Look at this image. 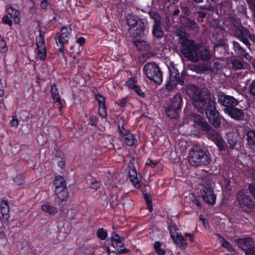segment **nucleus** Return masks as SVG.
<instances>
[{"label":"nucleus","instance_id":"7ed1b4c3","mask_svg":"<svg viewBox=\"0 0 255 255\" xmlns=\"http://www.w3.org/2000/svg\"><path fill=\"white\" fill-rule=\"evenodd\" d=\"M188 161L192 166L209 164L211 157L209 152L205 149L195 147L189 153Z\"/></svg>","mask_w":255,"mask_h":255},{"label":"nucleus","instance_id":"dca6fc26","mask_svg":"<svg viewBox=\"0 0 255 255\" xmlns=\"http://www.w3.org/2000/svg\"><path fill=\"white\" fill-rule=\"evenodd\" d=\"M95 100L99 103L98 113L101 118L106 119L107 117V108L106 105V100L104 96L100 93L95 94Z\"/></svg>","mask_w":255,"mask_h":255},{"label":"nucleus","instance_id":"ddd939ff","mask_svg":"<svg viewBox=\"0 0 255 255\" xmlns=\"http://www.w3.org/2000/svg\"><path fill=\"white\" fill-rule=\"evenodd\" d=\"M218 98L219 104L225 107L224 110L235 107L239 103L237 100L234 97L227 95L223 92L219 93Z\"/></svg>","mask_w":255,"mask_h":255},{"label":"nucleus","instance_id":"a19ab883","mask_svg":"<svg viewBox=\"0 0 255 255\" xmlns=\"http://www.w3.org/2000/svg\"><path fill=\"white\" fill-rule=\"evenodd\" d=\"M161 244L159 241H155L154 243V249L155 252L158 255H164L165 251L161 248Z\"/></svg>","mask_w":255,"mask_h":255},{"label":"nucleus","instance_id":"f3484780","mask_svg":"<svg viewBox=\"0 0 255 255\" xmlns=\"http://www.w3.org/2000/svg\"><path fill=\"white\" fill-rule=\"evenodd\" d=\"M128 33L133 38L143 37L145 35V26L143 20H139V23L134 28H129Z\"/></svg>","mask_w":255,"mask_h":255},{"label":"nucleus","instance_id":"423d86ee","mask_svg":"<svg viewBox=\"0 0 255 255\" xmlns=\"http://www.w3.org/2000/svg\"><path fill=\"white\" fill-rule=\"evenodd\" d=\"M204 109L203 112L199 113H204L209 123L215 128L220 127L222 117L217 110L216 102L214 100L211 101L204 108Z\"/></svg>","mask_w":255,"mask_h":255},{"label":"nucleus","instance_id":"c9c22d12","mask_svg":"<svg viewBox=\"0 0 255 255\" xmlns=\"http://www.w3.org/2000/svg\"><path fill=\"white\" fill-rule=\"evenodd\" d=\"M233 47L235 52L237 54L241 55H245L246 54H248L246 52V50L238 42H233Z\"/></svg>","mask_w":255,"mask_h":255},{"label":"nucleus","instance_id":"e433bc0d","mask_svg":"<svg viewBox=\"0 0 255 255\" xmlns=\"http://www.w3.org/2000/svg\"><path fill=\"white\" fill-rule=\"evenodd\" d=\"M132 43L136 47L138 50H142L146 48V42L142 40L134 39L132 40Z\"/></svg>","mask_w":255,"mask_h":255},{"label":"nucleus","instance_id":"864d4df0","mask_svg":"<svg viewBox=\"0 0 255 255\" xmlns=\"http://www.w3.org/2000/svg\"><path fill=\"white\" fill-rule=\"evenodd\" d=\"M7 12L8 14L10 15L12 17H14L16 13L19 14L20 12L15 8H14L12 6H9L7 8Z\"/></svg>","mask_w":255,"mask_h":255},{"label":"nucleus","instance_id":"c85d7f7f","mask_svg":"<svg viewBox=\"0 0 255 255\" xmlns=\"http://www.w3.org/2000/svg\"><path fill=\"white\" fill-rule=\"evenodd\" d=\"M111 239L116 243L118 249L124 247V244L123 243V241L124 240V238L120 237L116 233H113Z\"/></svg>","mask_w":255,"mask_h":255},{"label":"nucleus","instance_id":"6e6d98bb","mask_svg":"<svg viewBox=\"0 0 255 255\" xmlns=\"http://www.w3.org/2000/svg\"><path fill=\"white\" fill-rule=\"evenodd\" d=\"M248 189L250 194L254 197L255 199V183H251L249 184Z\"/></svg>","mask_w":255,"mask_h":255},{"label":"nucleus","instance_id":"8fccbe9b","mask_svg":"<svg viewBox=\"0 0 255 255\" xmlns=\"http://www.w3.org/2000/svg\"><path fill=\"white\" fill-rule=\"evenodd\" d=\"M136 82V78L130 77L126 82V85L129 88L133 89L134 88V87H136L137 86L136 85H135Z\"/></svg>","mask_w":255,"mask_h":255},{"label":"nucleus","instance_id":"473e14b6","mask_svg":"<svg viewBox=\"0 0 255 255\" xmlns=\"http://www.w3.org/2000/svg\"><path fill=\"white\" fill-rule=\"evenodd\" d=\"M143 196L144 200L146 202L147 209L149 211V212H152L153 209L152 198L150 197V195L147 193H143Z\"/></svg>","mask_w":255,"mask_h":255},{"label":"nucleus","instance_id":"f704fd0d","mask_svg":"<svg viewBox=\"0 0 255 255\" xmlns=\"http://www.w3.org/2000/svg\"><path fill=\"white\" fill-rule=\"evenodd\" d=\"M13 180L18 186H23L25 184V176L23 174H17Z\"/></svg>","mask_w":255,"mask_h":255},{"label":"nucleus","instance_id":"c756f323","mask_svg":"<svg viewBox=\"0 0 255 255\" xmlns=\"http://www.w3.org/2000/svg\"><path fill=\"white\" fill-rule=\"evenodd\" d=\"M152 33L153 36L157 39L161 38L164 35L161 27L157 23H155L154 25Z\"/></svg>","mask_w":255,"mask_h":255},{"label":"nucleus","instance_id":"de8ad7c7","mask_svg":"<svg viewBox=\"0 0 255 255\" xmlns=\"http://www.w3.org/2000/svg\"><path fill=\"white\" fill-rule=\"evenodd\" d=\"M145 165L147 166H150L152 168L155 169L157 167V169H159L160 167H159L161 165V164L159 162H154L151 160L149 158H148L145 163Z\"/></svg>","mask_w":255,"mask_h":255},{"label":"nucleus","instance_id":"0eeeda50","mask_svg":"<svg viewBox=\"0 0 255 255\" xmlns=\"http://www.w3.org/2000/svg\"><path fill=\"white\" fill-rule=\"evenodd\" d=\"M236 199L239 207L244 212L250 213L255 211V202L250 195L246 194L244 189L237 192Z\"/></svg>","mask_w":255,"mask_h":255},{"label":"nucleus","instance_id":"052dcab7","mask_svg":"<svg viewBox=\"0 0 255 255\" xmlns=\"http://www.w3.org/2000/svg\"><path fill=\"white\" fill-rule=\"evenodd\" d=\"M90 187L93 189L97 190L100 187V183L96 179H94L91 182Z\"/></svg>","mask_w":255,"mask_h":255},{"label":"nucleus","instance_id":"1a4fd4ad","mask_svg":"<svg viewBox=\"0 0 255 255\" xmlns=\"http://www.w3.org/2000/svg\"><path fill=\"white\" fill-rule=\"evenodd\" d=\"M71 32V29L67 26H63L61 27L59 32H57L54 37V40L57 46L59 48V51L64 54L65 45L69 43V38Z\"/></svg>","mask_w":255,"mask_h":255},{"label":"nucleus","instance_id":"6ab92c4d","mask_svg":"<svg viewBox=\"0 0 255 255\" xmlns=\"http://www.w3.org/2000/svg\"><path fill=\"white\" fill-rule=\"evenodd\" d=\"M197 60H193L192 61H198L202 60L203 61H209L211 59V55L210 52L204 47L199 46L197 51Z\"/></svg>","mask_w":255,"mask_h":255},{"label":"nucleus","instance_id":"6e6552de","mask_svg":"<svg viewBox=\"0 0 255 255\" xmlns=\"http://www.w3.org/2000/svg\"><path fill=\"white\" fill-rule=\"evenodd\" d=\"M234 35L248 48H250L251 43H255V34L253 31L242 25L235 27Z\"/></svg>","mask_w":255,"mask_h":255},{"label":"nucleus","instance_id":"412c9836","mask_svg":"<svg viewBox=\"0 0 255 255\" xmlns=\"http://www.w3.org/2000/svg\"><path fill=\"white\" fill-rule=\"evenodd\" d=\"M185 92L189 97L192 100L199 93L201 90L194 84H188L185 88Z\"/></svg>","mask_w":255,"mask_h":255},{"label":"nucleus","instance_id":"13d9d810","mask_svg":"<svg viewBox=\"0 0 255 255\" xmlns=\"http://www.w3.org/2000/svg\"><path fill=\"white\" fill-rule=\"evenodd\" d=\"M0 48H1V52L3 53L7 52L8 48L6 46V43L4 39H2L0 41Z\"/></svg>","mask_w":255,"mask_h":255},{"label":"nucleus","instance_id":"f8f14e48","mask_svg":"<svg viewBox=\"0 0 255 255\" xmlns=\"http://www.w3.org/2000/svg\"><path fill=\"white\" fill-rule=\"evenodd\" d=\"M200 193L203 200L206 203L212 205L216 204V195L210 185H202Z\"/></svg>","mask_w":255,"mask_h":255},{"label":"nucleus","instance_id":"3c124183","mask_svg":"<svg viewBox=\"0 0 255 255\" xmlns=\"http://www.w3.org/2000/svg\"><path fill=\"white\" fill-rule=\"evenodd\" d=\"M248 92L249 94L255 97V79L253 80L249 85Z\"/></svg>","mask_w":255,"mask_h":255},{"label":"nucleus","instance_id":"603ef678","mask_svg":"<svg viewBox=\"0 0 255 255\" xmlns=\"http://www.w3.org/2000/svg\"><path fill=\"white\" fill-rule=\"evenodd\" d=\"M10 231L4 227H0V240L4 239L7 235H9Z\"/></svg>","mask_w":255,"mask_h":255},{"label":"nucleus","instance_id":"5701e85b","mask_svg":"<svg viewBox=\"0 0 255 255\" xmlns=\"http://www.w3.org/2000/svg\"><path fill=\"white\" fill-rule=\"evenodd\" d=\"M172 239L180 249L184 250L186 248L187 243L181 234H177V235L174 236V238Z\"/></svg>","mask_w":255,"mask_h":255},{"label":"nucleus","instance_id":"a18cd8bd","mask_svg":"<svg viewBox=\"0 0 255 255\" xmlns=\"http://www.w3.org/2000/svg\"><path fill=\"white\" fill-rule=\"evenodd\" d=\"M97 236L101 240H105L108 237V232L104 228H101L98 230Z\"/></svg>","mask_w":255,"mask_h":255},{"label":"nucleus","instance_id":"69168bd1","mask_svg":"<svg viewBox=\"0 0 255 255\" xmlns=\"http://www.w3.org/2000/svg\"><path fill=\"white\" fill-rule=\"evenodd\" d=\"M49 4V2L48 0H42L41 1L40 6L42 9L46 10Z\"/></svg>","mask_w":255,"mask_h":255},{"label":"nucleus","instance_id":"ea45409f","mask_svg":"<svg viewBox=\"0 0 255 255\" xmlns=\"http://www.w3.org/2000/svg\"><path fill=\"white\" fill-rule=\"evenodd\" d=\"M36 41L37 48L39 47H46L44 37V35L41 33V31H40L39 35L36 38Z\"/></svg>","mask_w":255,"mask_h":255},{"label":"nucleus","instance_id":"a211bd4d","mask_svg":"<svg viewBox=\"0 0 255 255\" xmlns=\"http://www.w3.org/2000/svg\"><path fill=\"white\" fill-rule=\"evenodd\" d=\"M226 114H227L232 119L238 121H242L245 119V115L243 111L241 109L233 107L232 108H228L224 110Z\"/></svg>","mask_w":255,"mask_h":255},{"label":"nucleus","instance_id":"9d476101","mask_svg":"<svg viewBox=\"0 0 255 255\" xmlns=\"http://www.w3.org/2000/svg\"><path fill=\"white\" fill-rule=\"evenodd\" d=\"M143 70L147 78L157 84L162 81V72L159 67L155 63L148 62L143 67Z\"/></svg>","mask_w":255,"mask_h":255},{"label":"nucleus","instance_id":"2eb2a0df","mask_svg":"<svg viewBox=\"0 0 255 255\" xmlns=\"http://www.w3.org/2000/svg\"><path fill=\"white\" fill-rule=\"evenodd\" d=\"M247 142L246 147L250 153H255V130L250 129L245 135Z\"/></svg>","mask_w":255,"mask_h":255},{"label":"nucleus","instance_id":"338daca9","mask_svg":"<svg viewBox=\"0 0 255 255\" xmlns=\"http://www.w3.org/2000/svg\"><path fill=\"white\" fill-rule=\"evenodd\" d=\"M106 245H110L109 246H106V248L107 249H108V248H111L112 249H114V248H117L116 243L114 241H112V240L111 239H109L106 240Z\"/></svg>","mask_w":255,"mask_h":255},{"label":"nucleus","instance_id":"2f4dec72","mask_svg":"<svg viewBox=\"0 0 255 255\" xmlns=\"http://www.w3.org/2000/svg\"><path fill=\"white\" fill-rule=\"evenodd\" d=\"M1 212L3 219L8 220L9 212V206L7 202H3L1 204Z\"/></svg>","mask_w":255,"mask_h":255},{"label":"nucleus","instance_id":"4468645a","mask_svg":"<svg viewBox=\"0 0 255 255\" xmlns=\"http://www.w3.org/2000/svg\"><path fill=\"white\" fill-rule=\"evenodd\" d=\"M119 132L121 136L124 139L125 144L128 146L136 147L139 143L138 140L136 138V135L131 133L129 130L124 131L119 127Z\"/></svg>","mask_w":255,"mask_h":255},{"label":"nucleus","instance_id":"7c9ffc66","mask_svg":"<svg viewBox=\"0 0 255 255\" xmlns=\"http://www.w3.org/2000/svg\"><path fill=\"white\" fill-rule=\"evenodd\" d=\"M217 236L219 237L220 239H221L222 246L223 247L226 248L229 252H233L235 251V249L233 247L232 245L224 238L222 237L220 234H217Z\"/></svg>","mask_w":255,"mask_h":255},{"label":"nucleus","instance_id":"0e129e2a","mask_svg":"<svg viewBox=\"0 0 255 255\" xmlns=\"http://www.w3.org/2000/svg\"><path fill=\"white\" fill-rule=\"evenodd\" d=\"M65 104H66V103H65V100H63L55 104L54 105H55L56 106H57L58 107L59 112H60V113H61L62 109L65 107Z\"/></svg>","mask_w":255,"mask_h":255},{"label":"nucleus","instance_id":"f257e3e1","mask_svg":"<svg viewBox=\"0 0 255 255\" xmlns=\"http://www.w3.org/2000/svg\"><path fill=\"white\" fill-rule=\"evenodd\" d=\"M192 120L194 127L202 133L207 135V137L213 141L220 151L225 149V142L222 136L206 121L200 115L194 114Z\"/></svg>","mask_w":255,"mask_h":255},{"label":"nucleus","instance_id":"680f3d73","mask_svg":"<svg viewBox=\"0 0 255 255\" xmlns=\"http://www.w3.org/2000/svg\"><path fill=\"white\" fill-rule=\"evenodd\" d=\"M98 118L96 116H92L89 119V124L92 126L96 127Z\"/></svg>","mask_w":255,"mask_h":255},{"label":"nucleus","instance_id":"20e7f679","mask_svg":"<svg viewBox=\"0 0 255 255\" xmlns=\"http://www.w3.org/2000/svg\"><path fill=\"white\" fill-rule=\"evenodd\" d=\"M183 104V98L180 93H177L170 98V103L165 109L166 116L171 119H178Z\"/></svg>","mask_w":255,"mask_h":255},{"label":"nucleus","instance_id":"e2e57ef3","mask_svg":"<svg viewBox=\"0 0 255 255\" xmlns=\"http://www.w3.org/2000/svg\"><path fill=\"white\" fill-rule=\"evenodd\" d=\"M10 124L11 127L16 128L18 126L19 122L15 116H13L12 117V120L10 122Z\"/></svg>","mask_w":255,"mask_h":255},{"label":"nucleus","instance_id":"cd10ccee","mask_svg":"<svg viewBox=\"0 0 255 255\" xmlns=\"http://www.w3.org/2000/svg\"><path fill=\"white\" fill-rule=\"evenodd\" d=\"M226 136L230 148L231 149H234L237 142V138L236 135L233 132H228L227 133Z\"/></svg>","mask_w":255,"mask_h":255},{"label":"nucleus","instance_id":"f03ea898","mask_svg":"<svg viewBox=\"0 0 255 255\" xmlns=\"http://www.w3.org/2000/svg\"><path fill=\"white\" fill-rule=\"evenodd\" d=\"M177 36L178 37V43L182 47L181 52L184 56L191 61L197 60V51L199 45L196 44L193 40L189 39L185 32L178 33Z\"/></svg>","mask_w":255,"mask_h":255},{"label":"nucleus","instance_id":"4d7b16f0","mask_svg":"<svg viewBox=\"0 0 255 255\" xmlns=\"http://www.w3.org/2000/svg\"><path fill=\"white\" fill-rule=\"evenodd\" d=\"M246 255H255V247H251L244 250Z\"/></svg>","mask_w":255,"mask_h":255},{"label":"nucleus","instance_id":"79ce46f5","mask_svg":"<svg viewBox=\"0 0 255 255\" xmlns=\"http://www.w3.org/2000/svg\"><path fill=\"white\" fill-rule=\"evenodd\" d=\"M186 26L188 29H196L198 28V24L195 22L194 20L190 18L186 19Z\"/></svg>","mask_w":255,"mask_h":255},{"label":"nucleus","instance_id":"72a5a7b5","mask_svg":"<svg viewBox=\"0 0 255 255\" xmlns=\"http://www.w3.org/2000/svg\"><path fill=\"white\" fill-rule=\"evenodd\" d=\"M189 198L192 203L193 206L196 207L197 209L200 210L202 208V206L199 200L196 195L194 193L190 194L189 195Z\"/></svg>","mask_w":255,"mask_h":255},{"label":"nucleus","instance_id":"aec40b11","mask_svg":"<svg viewBox=\"0 0 255 255\" xmlns=\"http://www.w3.org/2000/svg\"><path fill=\"white\" fill-rule=\"evenodd\" d=\"M128 167L129 168L128 171V176L130 182L135 188L138 189H140L141 185L139 180L138 179L137 173L133 164L132 163L131 165H129Z\"/></svg>","mask_w":255,"mask_h":255},{"label":"nucleus","instance_id":"774afa93","mask_svg":"<svg viewBox=\"0 0 255 255\" xmlns=\"http://www.w3.org/2000/svg\"><path fill=\"white\" fill-rule=\"evenodd\" d=\"M118 250H119V248H114V249H112L111 248H108L107 252L109 255H118Z\"/></svg>","mask_w":255,"mask_h":255},{"label":"nucleus","instance_id":"39448f33","mask_svg":"<svg viewBox=\"0 0 255 255\" xmlns=\"http://www.w3.org/2000/svg\"><path fill=\"white\" fill-rule=\"evenodd\" d=\"M168 70L169 78L165 85L166 89L170 91L175 88L177 85L183 86L188 75L187 72L183 70L180 73L174 66L168 67Z\"/></svg>","mask_w":255,"mask_h":255},{"label":"nucleus","instance_id":"09e8293b","mask_svg":"<svg viewBox=\"0 0 255 255\" xmlns=\"http://www.w3.org/2000/svg\"><path fill=\"white\" fill-rule=\"evenodd\" d=\"M50 92L51 98H56V97L60 96L58 90L55 84H53L50 86Z\"/></svg>","mask_w":255,"mask_h":255},{"label":"nucleus","instance_id":"5fc2aeb1","mask_svg":"<svg viewBox=\"0 0 255 255\" xmlns=\"http://www.w3.org/2000/svg\"><path fill=\"white\" fill-rule=\"evenodd\" d=\"M2 22L5 24H7L9 26L12 25V21L11 19L8 17L7 15H5L2 18Z\"/></svg>","mask_w":255,"mask_h":255},{"label":"nucleus","instance_id":"c03bdc74","mask_svg":"<svg viewBox=\"0 0 255 255\" xmlns=\"http://www.w3.org/2000/svg\"><path fill=\"white\" fill-rule=\"evenodd\" d=\"M168 230L169 231V233L171 238H173L175 236L176 231L178 230L176 225L175 223L173 221H171L168 225Z\"/></svg>","mask_w":255,"mask_h":255},{"label":"nucleus","instance_id":"4be33fe9","mask_svg":"<svg viewBox=\"0 0 255 255\" xmlns=\"http://www.w3.org/2000/svg\"><path fill=\"white\" fill-rule=\"evenodd\" d=\"M235 242L238 246V247L244 251L245 249L242 248L241 246H251L254 243V240L250 237L240 238L236 239Z\"/></svg>","mask_w":255,"mask_h":255},{"label":"nucleus","instance_id":"4c0bfd02","mask_svg":"<svg viewBox=\"0 0 255 255\" xmlns=\"http://www.w3.org/2000/svg\"><path fill=\"white\" fill-rule=\"evenodd\" d=\"M232 68L235 70H240L244 68V63L237 59H234L231 61Z\"/></svg>","mask_w":255,"mask_h":255},{"label":"nucleus","instance_id":"49530a36","mask_svg":"<svg viewBox=\"0 0 255 255\" xmlns=\"http://www.w3.org/2000/svg\"><path fill=\"white\" fill-rule=\"evenodd\" d=\"M129 98H128V97L127 96L121 99L118 102H115V105H118L122 108H124L127 107L128 104L129 102Z\"/></svg>","mask_w":255,"mask_h":255},{"label":"nucleus","instance_id":"a878e982","mask_svg":"<svg viewBox=\"0 0 255 255\" xmlns=\"http://www.w3.org/2000/svg\"><path fill=\"white\" fill-rule=\"evenodd\" d=\"M139 20H143L135 16L128 15L127 18V23L129 28H133L139 24Z\"/></svg>","mask_w":255,"mask_h":255},{"label":"nucleus","instance_id":"bb28decb","mask_svg":"<svg viewBox=\"0 0 255 255\" xmlns=\"http://www.w3.org/2000/svg\"><path fill=\"white\" fill-rule=\"evenodd\" d=\"M41 209L44 212L51 215H55L57 213V209L56 207L50 205L48 204H44L41 206Z\"/></svg>","mask_w":255,"mask_h":255},{"label":"nucleus","instance_id":"58836bf2","mask_svg":"<svg viewBox=\"0 0 255 255\" xmlns=\"http://www.w3.org/2000/svg\"><path fill=\"white\" fill-rule=\"evenodd\" d=\"M37 55L40 60L44 61L47 57V52L46 47H39L37 48Z\"/></svg>","mask_w":255,"mask_h":255},{"label":"nucleus","instance_id":"b1692460","mask_svg":"<svg viewBox=\"0 0 255 255\" xmlns=\"http://www.w3.org/2000/svg\"><path fill=\"white\" fill-rule=\"evenodd\" d=\"M54 185L55 187V190H58L60 189H65L67 188L66 182L64 177L61 175L56 176L54 181Z\"/></svg>","mask_w":255,"mask_h":255},{"label":"nucleus","instance_id":"9b49d317","mask_svg":"<svg viewBox=\"0 0 255 255\" xmlns=\"http://www.w3.org/2000/svg\"><path fill=\"white\" fill-rule=\"evenodd\" d=\"M213 100L211 98L210 93L201 91L199 94L192 99V104L197 111L201 112H203L204 110V108Z\"/></svg>","mask_w":255,"mask_h":255},{"label":"nucleus","instance_id":"393cba45","mask_svg":"<svg viewBox=\"0 0 255 255\" xmlns=\"http://www.w3.org/2000/svg\"><path fill=\"white\" fill-rule=\"evenodd\" d=\"M55 193L58 199L61 202L66 201L69 198V193L67 188L60 189L58 190H55Z\"/></svg>","mask_w":255,"mask_h":255},{"label":"nucleus","instance_id":"bf43d9fd","mask_svg":"<svg viewBox=\"0 0 255 255\" xmlns=\"http://www.w3.org/2000/svg\"><path fill=\"white\" fill-rule=\"evenodd\" d=\"M139 96L142 98L145 97L144 93L141 90L140 87L139 86H136L132 89Z\"/></svg>","mask_w":255,"mask_h":255},{"label":"nucleus","instance_id":"37998d69","mask_svg":"<svg viewBox=\"0 0 255 255\" xmlns=\"http://www.w3.org/2000/svg\"><path fill=\"white\" fill-rule=\"evenodd\" d=\"M195 18L199 22H201L204 21V19L206 16L207 13L202 11H197L194 12Z\"/></svg>","mask_w":255,"mask_h":255}]
</instances>
